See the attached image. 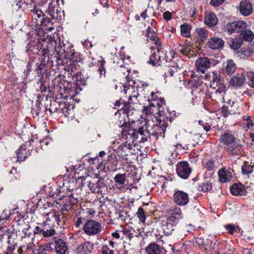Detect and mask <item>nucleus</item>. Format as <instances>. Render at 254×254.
I'll return each instance as SVG.
<instances>
[{"mask_svg":"<svg viewBox=\"0 0 254 254\" xmlns=\"http://www.w3.org/2000/svg\"><path fill=\"white\" fill-rule=\"evenodd\" d=\"M145 251L148 254H161L163 251H166L164 248L155 243H151L148 245L146 247Z\"/></svg>","mask_w":254,"mask_h":254,"instance_id":"22","label":"nucleus"},{"mask_svg":"<svg viewBox=\"0 0 254 254\" xmlns=\"http://www.w3.org/2000/svg\"><path fill=\"white\" fill-rule=\"evenodd\" d=\"M195 242L199 246V247L204 246L206 245L204 239L202 238L197 237L195 239Z\"/></svg>","mask_w":254,"mask_h":254,"instance_id":"60","label":"nucleus"},{"mask_svg":"<svg viewBox=\"0 0 254 254\" xmlns=\"http://www.w3.org/2000/svg\"><path fill=\"white\" fill-rule=\"evenodd\" d=\"M22 232L25 236L28 237H31L33 234V229L30 227L28 226L27 228H24Z\"/></svg>","mask_w":254,"mask_h":254,"instance_id":"53","label":"nucleus"},{"mask_svg":"<svg viewBox=\"0 0 254 254\" xmlns=\"http://www.w3.org/2000/svg\"><path fill=\"white\" fill-rule=\"evenodd\" d=\"M138 131V129L137 130H136L135 129H129L127 134V138L131 139L133 142L140 137V140L139 141L142 142L141 140V135L139 134Z\"/></svg>","mask_w":254,"mask_h":254,"instance_id":"38","label":"nucleus"},{"mask_svg":"<svg viewBox=\"0 0 254 254\" xmlns=\"http://www.w3.org/2000/svg\"><path fill=\"white\" fill-rule=\"evenodd\" d=\"M237 108L234 106V104L229 105H224L221 108V116L224 117H227L229 115H234L237 111Z\"/></svg>","mask_w":254,"mask_h":254,"instance_id":"24","label":"nucleus"},{"mask_svg":"<svg viewBox=\"0 0 254 254\" xmlns=\"http://www.w3.org/2000/svg\"><path fill=\"white\" fill-rule=\"evenodd\" d=\"M196 33L202 41L205 40L208 37V32L204 28H198L196 29Z\"/></svg>","mask_w":254,"mask_h":254,"instance_id":"41","label":"nucleus"},{"mask_svg":"<svg viewBox=\"0 0 254 254\" xmlns=\"http://www.w3.org/2000/svg\"><path fill=\"white\" fill-rule=\"evenodd\" d=\"M156 46L150 48L151 55L149 63L152 65H160L163 62H167L168 57L166 56V51L160 41H156Z\"/></svg>","mask_w":254,"mask_h":254,"instance_id":"2","label":"nucleus"},{"mask_svg":"<svg viewBox=\"0 0 254 254\" xmlns=\"http://www.w3.org/2000/svg\"><path fill=\"white\" fill-rule=\"evenodd\" d=\"M201 188V190L204 192H207L210 190L212 189L211 185L208 183H203L201 186H199Z\"/></svg>","mask_w":254,"mask_h":254,"instance_id":"55","label":"nucleus"},{"mask_svg":"<svg viewBox=\"0 0 254 254\" xmlns=\"http://www.w3.org/2000/svg\"><path fill=\"white\" fill-rule=\"evenodd\" d=\"M225 0H211L210 4L213 6H218L222 4Z\"/></svg>","mask_w":254,"mask_h":254,"instance_id":"62","label":"nucleus"},{"mask_svg":"<svg viewBox=\"0 0 254 254\" xmlns=\"http://www.w3.org/2000/svg\"><path fill=\"white\" fill-rule=\"evenodd\" d=\"M204 22L209 27H213L217 24L218 19L213 12L206 13L204 16Z\"/></svg>","mask_w":254,"mask_h":254,"instance_id":"28","label":"nucleus"},{"mask_svg":"<svg viewBox=\"0 0 254 254\" xmlns=\"http://www.w3.org/2000/svg\"><path fill=\"white\" fill-rule=\"evenodd\" d=\"M35 71L37 74L38 76H41L43 75L45 72L44 66L42 65H38L36 68Z\"/></svg>","mask_w":254,"mask_h":254,"instance_id":"56","label":"nucleus"},{"mask_svg":"<svg viewBox=\"0 0 254 254\" xmlns=\"http://www.w3.org/2000/svg\"><path fill=\"white\" fill-rule=\"evenodd\" d=\"M226 229L228 230V232L230 234H233L235 230V227L234 225L228 224L225 226Z\"/></svg>","mask_w":254,"mask_h":254,"instance_id":"61","label":"nucleus"},{"mask_svg":"<svg viewBox=\"0 0 254 254\" xmlns=\"http://www.w3.org/2000/svg\"><path fill=\"white\" fill-rule=\"evenodd\" d=\"M245 189L241 184H234L231 188V193L234 195H244L245 194Z\"/></svg>","mask_w":254,"mask_h":254,"instance_id":"32","label":"nucleus"},{"mask_svg":"<svg viewBox=\"0 0 254 254\" xmlns=\"http://www.w3.org/2000/svg\"><path fill=\"white\" fill-rule=\"evenodd\" d=\"M16 245L14 244L7 246V251L4 252V254H11V253L15 249Z\"/></svg>","mask_w":254,"mask_h":254,"instance_id":"59","label":"nucleus"},{"mask_svg":"<svg viewBox=\"0 0 254 254\" xmlns=\"http://www.w3.org/2000/svg\"><path fill=\"white\" fill-rule=\"evenodd\" d=\"M132 145L130 143L126 142L125 143L120 145L118 148V153L119 155L123 159H126V156L132 154L131 151Z\"/></svg>","mask_w":254,"mask_h":254,"instance_id":"14","label":"nucleus"},{"mask_svg":"<svg viewBox=\"0 0 254 254\" xmlns=\"http://www.w3.org/2000/svg\"><path fill=\"white\" fill-rule=\"evenodd\" d=\"M146 31V37L152 40V41H153L154 46H156V41H160V40L157 37L154 29L151 28V27L148 26Z\"/></svg>","mask_w":254,"mask_h":254,"instance_id":"39","label":"nucleus"},{"mask_svg":"<svg viewBox=\"0 0 254 254\" xmlns=\"http://www.w3.org/2000/svg\"><path fill=\"white\" fill-rule=\"evenodd\" d=\"M208 47L213 50H219L223 48L224 41L221 38L213 37L207 42Z\"/></svg>","mask_w":254,"mask_h":254,"instance_id":"18","label":"nucleus"},{"mask_svg":"<svg viewBox=\"0 0 254 254\" xmlns=\"http://www.w3.org/2000/svg\"><path fill=\"white\" fill-rule=\"evenodd\" d=\"M174 73L175 71L174 69L169 67L168 70L164 73L165 78L166 79L168 77H171L173 76Z\"/></svg>","mask_w":254,"mask_h":254,"instance_id":"58","label":"nucleus"},{"mask_svg":"<svg viewBox=\"0 0 254 254\" xmlns=\"http://www.w3.org/2000/svg\"><path fill=\"white\" fill-rule=\"evenodd\" d=\"M182 35L184 37H189L190 35V27L188 24H183L181 26Z\"/></svg>","mask_w":254,"mask_h":254,"instance_id":"46","label":"nucleus"},{"mask_svg":"<svg viewBox=\"0 0 254 254\" xmlns=\"http://www.w3.org/2000/svg\"><path fill=\"white\" fill-rule=\"evenodd\" d=\"M239 9L241 14L244 16L250 15L253 11L252 4L248 0H241Z\"/></svg>","mask_w":254,"mask_h":254,"instance_id":"15","label":"nucleus"},{"mask_svg":"<svg viewBox=\"0 0 254 254\" xmlns=\"http://www.w3.org/2000/svg\"><path fill=\"white\" fill-rule=\"evenodd\" d=\"M179 51L180 52H181L184 55L188 56L190 55L191 47L189 46H180V48L179 49Z\"/></svg>","mask_w":254,"mask_h":254,"instance_id":"48","label":"nucleus"},{"mask_svg":"<svg viewBox=\"0 0 254 254\" xmlns=\"http://www.w3.org/2000/svg\"><path fill=\"white\" fill-rule=\"evenodd\" d=\"M163 18L166 20H170L172 18V14L169 11H166L163 13Z\"/></svg>","mask_w":254,"mask_h":254,"instance_id":"63","label":"nucleus"},{"mask_svg":"<svg viewBox=\"0 0 254 254\" xmlns=\"http://www.w3.org/2000/svg\"><path fill=\"white\" fill-rule=\"evenodd\" d=\"M64 70L67 72L68 76L69 77V75L71 76H74V73L73 74L76 69L75 65L73 64H69L64 67Z\"/></svg>","mask_w":254,"mask_h":254,"instance_id":"42","label":"nucleus"},{"mask_svg":"<svg viewBox=\"0 0 254 254\" xmlns=\"http://www.w3.org/2000/svg\"><path fill=\"white\" fill-rule=\"evenodd\" d=\"M133 98H136L137 95H134L133 96H129L128 97V103H124L123 102H122V101L121 100L120 101H117L115 103V106H122L121 110H124V112H126L127 114H128L130 106L129 105V103H130L132 102V97Z\"/></svg>","mask_w":254,"mask_h":254,"instance_id":"33","label":"nucleus"},{"mask_svg":"<svg viewBox=\"0 0 254 254\" xmlns=\"http://www.w3.org/2000/svg\"><path fill=\"white\" fill-rule=\"evenodd\" d=\"M47 220L49 221H53L55 222L58 225H60V222H61L60 216L59 214H57L55 213H51L50 216H48Z\"/></svg>","mask_w":254,"mask_h":254,"instance_id":"44","label":"nucleus"},{"mask_svg":"<svg viewBox=\"0 0 254 254\" xmlns=\"http://www.w3.org/2000/svg\"><path fill=\"white\" fill-rule=\"evenodd\" d=\"M240 38H241L242 41L244 42L248 41L251 42L254 39V33L250 30L243 31L239 35Z\"/></svg>","mask_w":254,"mask_h":254,"instance_id":"37","label":"nucleus"},{"mask_svg":"<svg viewBox=\"0 0 254 254\" xmlns=\"http://www.w3.org/2000/svg\"><path fill=\"white\" fill-rule=\"evenodd\" d=\"M151 98L149 99V101L150 100V102H154L160 104L161 101L162 102H165L164 98L161 97H158L157 96H155V93L152 92L151 94Z\"/></svg>","mask_w":254,"mask_h":254,"instance_id":"49","label":"nucleus"},{"mask_svg":"<svg viewBox=\"0 0 254 254\" xmlns=\"http://www.w3.org/2000/svg\"><path fill=\"white\" fill-rule=\"evenodd\" d=\"M88 187L92 192H100L105 188V180L98 174H93Z\"/></svg>","mask_w":254,"mask_h":254,"instance_id":"5","label":"nucleus"},{"mask_svg":"<svg viewBox=\"0 0 254 254\" xmlns=\"http://www.w3.org/2000/svg\"><path fill=\"white\" fill-rule=\"evenodd\" d=\"M177 223L170 221L168 218L162 222L161 227L164 233L166 235H170L172 234L173 231L175 230Z\"/></svg>","mask_w":254,"mask_h":254,"instance_id":"17","label":"nucleus"},{"mask_svg":"<svg viewBox=\"0 0 254 254\" xmlns=\"http://www.w3.org/2000/svg\"><path fill=\"white\" fill-rule=\"evenodd\" d=\"M114 251L110 250L107 246H103L101 250V254H114Z\"/></svg>","mask_w":254,"mask_h":254,"instance_id":"54","label":"nucleus"},{"mask_svg":"<svg viewBox=\"0 0 254 254\" xmlns=\"http://www.w3.org/2000/svg\"><path fill=\"white\" fill-rule=\"evenodd\" d=\"M156 120V124H154L151 126L146 123L143 126L139 127L138 132L141 135V140L142 142L148 140L151 135L156 136L157 138L159 137H164L168 124L161 119Z\"/></svg>","mask_w":254,"mask_h":254,"instance_id":"1","label":"nucleus"},{"mask_svg":"<svg viewBox=\"0 0 254 254\" xmlns=\"http://www.w3.org/2000/svg\"><path fill=\"white\" fill-rule=\"evenodd\" d=\"M254 168V166L249 164L248 162H245L241 167L242 173L243 175H249L253 172Z\"/></svg>","mask_w":254,"mask_h":254,"instance_id":"40","label":"nucleus"},{"mask_svg":"<svg viewBox=\"0 0 254 254\" xmlns=\"http://www.w3.org/2000/svg\"><path fill=\"white\" fill-rule=\"evenodd\" d=\"M214 166V161L213 159L208 160L205 164V167L208 170H212Z\"/></svg>","mask_w":254,"mask_h":254,"instance_id":"57","label":"nucleus"},{"mask_svg":"<svg viewBox=\"0 0 254 254\" xmlns=\"http://www.w3.org/2000/svg\"><path fill=\"white\" fill-rule=\"evenodd\" d=\"M126 175L125 174H118L114 178L116 186L120 190L124 188L125 186Z\"/></svg>","mask_w":254,"mask_h":254,"instance_id":"31","label":"nucleus"},{"mask_svg":"<svg viewBox=\"0 0 254 254\" xmlns=\"http://www.w3.org/2000/svg\"><path fill=\"white\" fill-rule=\"evenodd\" d=\"M94 248L93 243L86 241L78 246L76 254H90Z\"/></svg>","mask_w":254,"mask_h":254,"instance_id":"16","label":"nucleus"},{"mask_svg":"<svg viewBox=\"0 0 254 254\" xmlns=\"http://www.w3.org/2000/svg\"><path fill=\"white\" fill-rule=\"evenodd\" d=\"M243 44L244 42L239 35L235 38H231L228 42L230 48L234 50L239 51L241 46Z\"/></svg>","mask_w":254,"mask_h":254,"instance_id":"29","label":"nucleus"},{"mask_svg":"<svg viewBox=\"0 0 254 254\" xmlns=\"http://www.w3.org/2000/svg\"><path fill=\"white\" fill-rule=\"evenodd\" d=\"M237 54L242 59L248 58L253 54H254V42L250 43L247 48H241L237 51Z\"/></svg>","mask_w":254,"mask_h":254,"instance_id":"19","label":"nucleus"},{"mask_svg":"<svg viewBox=\"0 0 254 254\" xmlns=\"http://www.w3.org/2000/svg\"><path fill=\"white\" fill-rule=\"evenodd\" d=\"M247 76L249 80V84L250 86L254 87V72L249 71L247 73Z\"/></svg>","mask_w":254,"mask_h":254,"instance_id":"51","label":"nucleus"},{"mask_svg":"<svg viewBox=\"0 0 254 254\" xmlns=\"http://www.w3.org/2000/svg\"><path fill=\"white\" fill-rule=\"evenodd\" d=\"M203 81L201 79L198 77H191L188 83L187 87L189 88L196 89L202 85Z\"/></svg>","mask_w":254,"mask_h":254,"instance_id":"35","label":"nucleus"},{"mask_svg":"<svg viewBox=\"0 0 254 254\" xmlns=\"http://www.w3.org/2000/svg\"><path fill=\"white\" fill-rule=\"evenodd\" d=\"M44 16L41 10L36 7L33 9L32 22L35 26H40L42 25V21L43 20Z\"/></svg>","mask_w":254,"mask_h":254,"instance_id":"21","label":"nucleus"},{"mask_svg":"<svg viewBox=\"0 0 254 254\" xmlns=\"http://www.w3.org/2000/svg\"><path fill=\"white\" fill-rule=\"evenodd\" d=\"M178 175L183 179H188L191 172V168L187 161H181L176 166Z\"/></svg>","mask_w":254,"mask_h":254,"instance_id":"8","label":"nucleus"},{"mask_svg":"<svg viewBox=\"0 0 254 254\" xmlns=\"http://www.w3.org/2000/svg\"><path fill=\"white\" fill-rule=\"evenodd\" d=\"M165 102L157 103L150 102L148 106L144 107L143 112L148 117L153 116L155 120L162 116Z\"/></svg>","mask_w":254,"mask_h":254,"instance_id":"3","label":"nucleus"},{"mask_svg":"<svg viewBox=\"0 0 254 254\" xmlns=\"http://www.w3.org/2000/svg\"><path fill=\"white\" fill-rule=\"evenodd\" d=\"M42 234L44 237L52 236L55 234V230L52 228L47 229V224L44 223L43 228L42 229Z\"/></svg>","mask_w":254,"mask_h":254,"instance_id":"43","label":"nucleus"},{"mask_svg":"<svg viewBox=\"0 0 254 254\" xmlns=\"http://www.w3.org/2000/svg\"><path fill=\"white\" fill-rule=\"evenodd\" d=\"M52 25V22L49 18H43V20L42 21V25L41 26H47V28L50 30H52L53 28L51 26Z\"/></svg>","mask_w":254,"mask_h":254,"instance_id":"50","label":"nucleus"},{"mask_svg":"<svg viewBox=\"0 0 254 254\" xmlns=\"http://www.w3.org/2000/svg\"><path fill=\"white\" fill-rule=\"evenodd\" d=\"M247 23L245 21H236L228 23L225 26V30L229 34L235 33L240 34L247 29Z\"/></svg>","mask_w":254,"mask_h":254,"instance_id":"7","label":"nucleus"},{"mask_svg":"<svg viewBox=\"0 0 254 254\" xmlns=\"http://www.w3.org/2000/svg\"><path fill=\"white\" fill-rule=\"evenodd\" d=\"M167 218L173 222L178 223L183 218V215L180 208L176 207L166 211Z\"/></svg>","mask_w":254,"mask_h":254,"instance_id":"11","label":"nucleus"},{"mask_svg":"<svg viewBox=\"0 0 254 254\" xmlns=\"http://www.w3.org/2000/svg\"><path fill=\"white\" fill-rule=\"evenodd\" d=\"M55 249L56 254H65L67 251L66 243L62 239L55 241Z\"/></svg>","mask_w":254,"mask_h":254,"instance_id":"25","label":"nucleus"},{"mask_svg":"<svg viewBox=\"0 0 254 254\" xmlns=\"http://www.w3.org/2000/svg\"><path fill=\"white\" fill-rule=\"evenodd\" d=\"M214 60H211L206 57H201L198 58L195 62V66L197 71L204 73L210 67L212 62Z\"/></svg>","mask_w":254,"mask_h":254,"instance_id":"10","label":"nucleus"},{"mask_svg":"<svg viewBox=\"0 0 254 254\" xmlns=\"http://www.w3.org/2000/svg\"><path fill=\"white\" fill-rule=\"evenodd\" d=\"M117 157L114 153H111L108 156L107 161L109 162H111L113 160L117 161Z\"/></svg>","mask_w":254,"mask_h":254,"instance_id":"64","label":"nucleus"},{"mask_svg":"<svg viewBox=\"0 0 254 254\" xmlns=\"http://www.w3.org/2000/svg\"><path fill=\"white\" fill-rule=\"evenodd\" d=\"M184 141L185 150L189 149V146L194 147L198 143L199 136L197 134H189L185 136L183 138Z\"/></svg>","mask_w":254,"mask_h":254,"instance_id":"13","label":"nucleus"},{"mask_svg":"<svg viewBox=\"0 0 254 254\" xmlns=\"http://www.w3.org/2000/svg\"><path fill=\"white\" fill-rule=\"evenodd\" d=\"M217 89L215 90L214 93L216 94H221L225 91V86L223 83H221L218 86H216Z\"/></svg>","mask_w":254,"mask_h":254,"instance_id":"52","label":"nucleus"},{"mask_svg":"<svg viewBox=\"0 0 254 254\" xmlns=\"http://www.w3.org/2000/svg\"><path fill=\"white\" fill-rule=\"evenodd\" d=\"M222 83L220 74L216 71L212 73V77L210 80V85L211 87L216 88L219 84Z\"/></svg>","mask_w":254,"mask_h":254,"instance_id":"34","label":"nucleus"},{"mask_svg":"<svg viewBox=\"0 0 254 254\" xmlns=\"http://www.w3.org/2000/svg\"><path fill=\"white\" fill-rule=\"evenodd\" d=\"M245 79V76L243 74L238 73L231 78L230 84L234 87L241 86L244 84Z\"/></svg>","mask_w":254,"mask_h":254,"instance_id":"27","label":"nucleus"},{"mask_svg":"<svg viewBox=\"0 0 254 254\" xmlns=\"http://www.w3.org/2000/svg\"><path fill=\"white\" fill-rule=\"evenodd\" d=\"M244 147L240 143V140L237 139L232 144L226 148V149L232 156L239 155L244 151Z\"/></svg>","mask_w":254,"mask_h":254,"instance_id":"12","label":"nucleus"},{"mask_svg":"<svg viewBox=\"0 0 254 254\" xmlns=\"http://www.w3.org/2000/svg\"><path fill=\"white\" fill-rule=\"evenodd\" d=\"M237 139L233 135L229 133H224L221 135L220 142L225 145L226 148L230 146Z\"/></svg>","mask_w":254,"mask_h":254,"instance_id":"26","label":"nucleus"},{"mask_svg":"<svg viewBox=\"0 0 254 254\" xmlns=\"http://www.w3.org/2000/svg\"><path fill=\"white\" fill-rule=\"evenodd\" d=\"M236 69V64L232 60H227L224 64L223 72L228 75H232Z\"/></svg>","mask_w":254,"mask_h":254,"instance_id":"30","label":"nucleus"},{"mask_svg":"<svg viewBox=\"0 0 254 254\" xmlns=\"http://www.w3.org/2000/svg\"><path fill=\"white\" fill-rule=\"evenodd\" d=\"M82 230L87 236H95L101 233V225L97 221L89 219L83 225Z\"/></svg>","mask_w":254,"mask_h":254,"instance_id":"4","label":"nucleus"},{"mask_svg":"<svg viewBox=\"0 0 254 254\" xmlns=\"http://www.w3.org/2000/svg\"><path fill=\"white\" fill-rule=\"evenodd\" d=\"M9 218V215L6 211H3L0 215V226L3 228V226L6 220Z\"/></svg>","mask_w":254,"mask_h":254,"instance_id":"47","label":"nucleus"},{"mask_svg":"<svg viewBox=\"0 0 254 254\" xmlns=\"http://www.w3.org/2000/svg\"><path fill=\"white\" fill-rule=\"evenodd\" d=\"M31 141H26L22 144L16 151L18 160L20 161H24L28 156L27 152L26 151V147L31 145Z\"/></svg>","mask_w":254,"mask_h":254,"instance_id":"23","label":"nucleus"},{"mask_svg":"<svg viewBox=\"0 0 254 254\" xmlns=\"http://www.w3.org/2000/svg\"><path fill=\"white\" fill-rule=\"evenodd\" d=\"M56 55L60 57L65 58L67 56L68 51L66 50V45L64 43H60L57 47H55Z\"/></svg>","mask_w":254,"mask_h":254,"instance_id":"36","label":"nucleus"},{"mask_svg":"<svg viewBox=\"0 0 254 254\" xmlns=\"http://www.w3.org/2000/svg\"><path fill=\"white\" fill-rule=\"evenodd\" d=\"M173 198L174 202L179 206H185L189 202L188 194L183 190H175Z\"/></svg>","mask_w":254,"mask_h":254,"instance_id":"9","label":"nucleus"},{"mask_svg":"<svg viewBox=\"0 0 254 254\" xmlns=\"http://www.w3.org/2000/svg\"><path fill=\"white\" fill-rule=\"evenodd\" d=\"M218 175L219 181L225 183L231 180L233 175L230 169H226L225 168H221L218 172Z\"/></svg>","mask_w":254,"mask_h":254,"instance_id":"20","label":"nucleus"},{"mask_svg":"<svg viewBox=\"0 0 254 254\" xmlns=\"http://www.w3.org/2000/svg\"><path fill=\"white\" fill-rule=\"evenodd\" d=\"M59 0H49V6L47 12L52 19L62 20L64 11L58 6Z\"/></svg>","mask_w":254,"mask_h":254,"instance_id":"6","label":"nucleus"},{"mask_svg":"<svg viewBox=\"0 0 254 254\" xmlns=\"http://www.w3.org/2000/svg\"><path fill=\"white\" fill-rule=\"evenodd\" d=\"M136 215L140 221L142 223H144L146 220V216L144 213L143 209L140 207L138 208Z\"/></svg>","mask_w":254,"mask_h":254,"instance_id":"45","label":"nucleus"}]
</instances>
